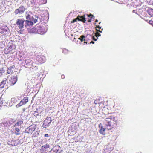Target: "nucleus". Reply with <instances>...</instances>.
<instances>
[{"mask_svg":"<svg viewBox=\"0 0 153 153\" xmlns=\"http://www.w3.org/2000/svg\"><path fill=\"white\" fill-rule=\"evenodd\" d=\"M103 124L105 127L102 126L101 123L99 125V127L100 128L99 132L101 134L105 135V134L106 129L108 130H111L116 126V120L115 117L111 116L109 117L106 118L104 119Z\"/></svg>","mask_w":153,"mask_h":153,"instance_id":"obj_1","label":"nucleus"},{"mask_svg":"<svg viewBox=\"0 0 153 153\" xmlns=\"http://www.w3.org/2000/svg\"><path fill=\"white\" fill-rule=\"evenodd\" d=\"M7 79L4 78L0 85L1 88H3L5 85L7 87L13 85L17 82V76H13L9 79L8 81L7 82Z\"/></svg>","mask_w":153,"mask_h":153,"instance_id":"obj_2","label":"nucleus"},{"mask_svg":"<svg viewBox=\"0 0 153 153\" xmlns=\"http://www.w3.org/2000/svg\"><path fill=\"white\" fill-rule=\"evenodd\" d=\"M33 64H35V63H34L32 61H31L30 60L28 59L26 60L25 61V66L26 67L29 68H32L33 69L34 68L33 67L34 66ZM35 68H36L35 69L37 68L36 67V66H35Z\"/></svg>","mask_w":153,"mask_h":153,"instance_id":"obj_3","label":"nucleus"},{"mask_svg":"<svg viewBox=\"0 0 153 153\" xmlns=\"http://www.w3.org/2000/svg\"><path fill=\"white\" fill-rule=\"evenodd\" d=\"M52 120L50 117H48L46 118L43 123V125L45 128H47L48 126L52 121Z\"/></svg>","mask_w":153,"mask_h":153,"instance_id":"obj_4","label":"nucleus"},{"mask_svg":"<svg viewBox=\"0 0 153 153\" xmlns=\"http://www.w3.org/2000/svg\"><path fill=\"white\" fill-rule=\"evenodd\" d=\"M28 100L27 97H25L21 100L19 103L16 105V107L17 108L23 105L26 104L28 102Z\"/></svg>","mask_w":153,"mask_h":153,"instance_id":"obj_5","label":"nucleus"},{"mask_svg":"<svg viewBox=\"0 0 153 153\" xmlns=\"http://www.w3.org/2000/svg\"><path fill=\"white\" fill-rule=\"evenodd\" d=\"M25 21L21 19H17L16 24L19 29H22L24 26V23Z\"/></svg>","mask_w":153,"mask_h":153,"instance_id":"obj_6","label":"nucleus"},{"mask_svg":"<svg viewBox=\"0 0 153 153\" xmlns=\"http://www.w3.org/2000/svg\"><path fill=\"white\" fill-rule=\"evenodd\" d=\"M113 149V147H111L110 145L105 146L104 147L103 153H110Z\"/></svg>","mask_w":153,"mask_h":153,"instance_id":"obj_7","label":"nucleus"},{"mask_svg":"<svg viewBox=\"0 0 153 153\" xmlns=\"http://www.w3.org/2000/svg\"><path fill=\"white\" fill-rule=\"evenodd\" d=\"M25 10V9L23 6L20 7L18 9L15 10V13L17 15L18 14H21L24 13Z\"/></svg>","mask_w":153,"mask_h":153,"instance_id":"obj_8","label":"nucleus"},{"mask_svg":"<svg viewBox=\"0 0 153 153\" xmlns=\"http://www.w3.org/2000/svg\"><path fill=\"white\" fill-rule=\"evenodd\" d=\"M47 31V29L43 27H40L37 28V33L43 34Z\"/></svg>","mask_w":153,"mask_h":153,"instance_id":"obj_9","label":"nucleus"},{"mask_svg":"<svg viewBox=\"0 0 153 153\" xmlns=\"http://www.w3.org/2000/svg\"><path fill=\"white\" fill-rule=\"evenodd\" d=\"M10 124V123L9 120H5L3 122L0 123V128H1V127L9 126Z\"/></svg>","mask_w":153,"mask_h":153,"instance_id":"obj_10","label":"nucleus"},{"mask_svg":"<svg viewBox=\"0 0 153 153\" xmlns=\"http://www.w3.org/2000/svg\"><path fill=\"white\" fill-rule=\"evenodd\" d=\"M17 102V99L16 97L12 98L9 103V105L10 106L16 104Z\"/></svg>","mask_w":153,"mask_h":153,"instance_id":"obj_11","label":"nucleus"},{"mask_svg":"<svg viewBox=\"0 0 153 153\" xmlns=\"http://www.w3.org/2000/svg\"><path fill=\"white\" fill-rule=\"evenodd\" d=\"M33 25V22L32 20H27L25 21V27L28 26H31Z\"/></svg>","mask_w":153,"mask_h":153,"instance_id":"obj_12","label":"nucleus"},{"mask_svg":"<svg viewBox=\"0 0 153 153\" xmlns=\"http://www.w3.org/2000/svg\"><path fill=\"white\" fill-rule=\"evenodd\" d=\"M77 19L79 21H82L84 23L85 22L86 19L85 17L84 16H78L77 17Z\"/></svg>","mask_w":153,"mask_h":153,"instance_id":"obj_13","label":"nucleus"},{"mask_svg":"<svg viewBox=\"0 0 153 153\" xmlns=\"http://www.w3.org/2000/svg\"><path fill=\"white\" fill-rule=\"evenodd\" d=\"M0 30L1 31V33H4L8 32L9 29L7 26H5L2 27L1 29H0Z\"/></svg>","mask_w":153,"mask_h":153,"instance_id":"obj_14","label":"nucleus"},{"mask_svg":"<svg viewBox=\"0 0 153 153\" xmlns=\"http://www.w3.org/2000/svg\"><path fill=\"white\" fill-rule=\"evenodd\" d=\"M14 68L15 66L14 65L10 67L7 69V73L8 74H10L13 72V69H14Z\"/></svg>","mask_w":153,"mask_h":153,"instance_id":"obj_15","label":"nucleus"},{"mask_svg":"<svg viewBox=\"0 0 153 153\" xmlns=\"http://www.w3.org/2000/svg\"><path fill=\"white\" fill-rule=\"evenodd\" d=\"M40 21V18L38 16H36L34 17H32V21H33V22L36 23L37 21Z\"/></svg>","mask_w":153,"mask_h":153,"instance_id":"obj_16","label":"nucleus"},{"mask_svg":"<svg viewBox=\"0 0 153 153\" xmlns=\"http://www.w3.org/2000/svg\"><path fill=\"white\" fill-rule=\"evenodd\" d=\"M85 37L84 36L82 35L78 39L80 40L81 42H82L83 41H84V43L87 44V42H85L86 39H85Z\"/></svg>","mask_w":153,"mask_h":153,"instance_id":"obj_17","label":"nucleus"},{"mask_svg":"<svg viewBox=\"0 0 153 153\" xmlns=\"http://www.w3.org/2000/svg\"><path fill=\"white\" fill-rule=\"evenodd\" d=\"M148 14L151 16H153V9L152 8H149L147 10Z\"/></svg>","mask_w":153,"mask_h":153,"instance_id":"obj_18","label":"nucleus"},{"mask_svg":"<svg viewBox=\"0 0 153 153\" xmlns=\"http://www.w3.org/2000/svg\"><path fill=\"white\" fill-rule=\"evenodd\" d=\"M30 32L32 33H37V29L35 27H33L30 30Z\"/></svg>","mask_w":153,"mask_h":153,"instance_id":"obj_19","label":"nucleus"},{"mask_svg":"<svg viewBox=\"0 0 153 153\" xmlns=\"http://www.w3.org/2000/svg\"><path fill=\"white\" fill-rule=\"evenodd\" d=\"M20 130L18 128H16L15 129V133L16 135H18L20 134V133L19 132Z\"/></svg>","mask_w":153,"mask_h":153,"instance_id":"obj_20","label":"nucleus"},{"mask_svg":"<svg viewBox=\"0 0 153 153\" xmlns=\"http://www.w3.org/2000/svg\"><path fill=\"white\" fill-rule=\"evenodd\" d=\"M28 129H29L28 133H31L33 131H34L35 129V128L34 127H31L28 128Z\"/></svg>","mask_w":153,"mask_h":153,"instance_id":"obj_21","label":"nucleus"},{"mask_svg":"<svg viewBox=\"0 0 153 153\" xmlns=\"http://www.w3.org/2000/svg\"><path fill=\"white\" fill-rule=\"evenodd\" d=\"M22 123L23 122L22 121H19L15 124V126L16 127L18 126H20L22 124Z\"/></svg>","mask_w":153,"mask_h":153,"instance_id":"obj_22","label":"nucleus"},{"mask_svg":"<svg viewBox=\"0 0 153 153\" xmlns=\"http://www.w3.org/2000/svg\"><path fill=\"white\" fill-rule=\"evenodd\" d=\"M16 48V47L14 45H12L8 48V50L10 51H11L13 48L15 49Z\"/></svg>","mask_w":153,"mask_h":153,"instance_id":"obj_23","label":"nucleus"},{"mask_svg":"<svg viewBox=\"0 0 153 153\" xmlns=\"http://www.w3.org/2000/svg\"><path fill=\"white\" fill-rule=\"evenodd\" d=\"M26 18L27 20H32V17H31V16L29 14L26 16Z\"/></svg>","mask_w":153,"mask_h":153,"instance_id":"obj_24","label":"nucleus"},{"mask_svg":"<svg viewBox=\"0 0 153 153\" xmlns=\"http://www.w3.org/2000/svg\"><path fill=\"white\" fill-rule=\"evenodd\" d=\"M91 37L92 39H93V40H94L95 41H96L97 40V39H96L94 36H92L90 35H87L86 36V37Z\"/></svg>","mask_w":153,"mask_h":153,"instance_id":"obj_25","label":"nucleus"},{"mask_svg":"<svg viewBox=\"0 0 153 153\" xmlns=\"http://www.w3.org/2000/svg\"><path fill=\"white\" fill-rule=\"evenodd\" d=\"M47 0H40V2L42 4H45L46 3Z\"/></svg>","mask_w":153,"mask_h":153,"instance_id":"obj_26","label":"nucleus"},{"mask_svg":"<svg viewBox=\"0 0 153 153\" xmlns=\"http://www.w3.org/2000/svg\"><path fill=\"white\" fill-rule=\"evenodd\" d=\"M49 146L48 145V144H46L45 145L42 146V148H44L45 149H47L48 148H49Z\"/></svg>","mask_w":153,"mask_h":153,"instance_id":"obj_27","label":"nucleus"},{"mask_svg":"<svg viewBox=\"0 0 153 153\" xmlns=\"http://www.w3.org/2000/svg\"><path fill=\"white\" fill-rule=\"evenodd\" d=\"M39 113L37 111H34V112L33 113L34 115L36 117L38 116L39 115Z\"/></svg>","mask_w":153,"mask_h":153,"instance_id":"obj_28","label":"nucleus"},{"mask_svg":"<svg viewBox=\"0 0 153 153\" xmlns=\"http://www.w3.org/2000/svg\"><path fill=\"white\" fill-rule=\"evenodd\" d=\"M68 51V50L66 49H63L62 50V52L65 53H67Z\"/></svg>","mask_w":153,"mask_h":153,"instance_id":"obj_29","label":"nucleus"},{"mask_svg":"<svg viewBox=\"0 0 153 153\" xmlns=\"http://www.w3.org/2000/svg\"><path fill=\"white\" fill-rule=\"evenodd\" d=\"M148 22L149 23V24H150L153 25V20H149V21H148Z\"/></svg>","mask_w":153,"mask_h":153,"instance_id":"obj_30","label":"nucleus"},{"mask_svg":"<svg viewBox=\"0 0 153 153\" xmlns=\"http://www.w3.org/2000/svg\"><path fill=\"white\" fill-rule=\"evenodd\" d=\"M95 36L97 37H99L101 36V34L100 33H95Z\"/></svg>","mask_w":153,"mask_h":153,"instance_id":"obj_31","label":"nucleus"},{"mask_svg":"<svg viewBox=\"0 0 153 153\" xmlns=\"http://www.w3.org/2000/svg\"><path fill=\"white\" fill-rule=\"evenodd\" d=\"M8 143L9 145H11L12 146L15 145L12 142H11V143H10V141H9L8 142Z\"/></svg>","mask_w":153,"mask_h":153,"instance_id":"obj_32","label":"nucleus"},{"mask_svg":"<svg viewBox=\"0 0 153 153\" xmlns=\"http://www.w3.org/2000/svg\"><path fill=\"white\" fill-rule=\"evenodd\" d=\"M96 30L97 32H99L100 33H102V31L100 30H98V29H96Z\"/></svg>","mask_w":153,"mask_h":153,"instance_id":"obj_33","label":"nucleus"},{"mask_svg":"<svg viewBox=\"0 0 153 153\" xmlns=\"http://www.w3.org/2000/svg\"><path fill=\"white\" fill-rule=\"evenodd\" d=\"M96 27L98 28L99 29H101V27H100V26L99 25H98Z\"/></svg>","mask_w":153,"mask_h":153,"instance_id":"obj_34","label":"nucleus"},{"mask_svg":"<svg viewBox=\"0 0 153 153\" xmlns=\"http://www.w3.org/2000/svg\"><path fill=\"white\" fill-rule=\"evenodd\" d=\"M65 77V76L64 75H62L61 76V78L62 79H64Z\"/></svg>","mask_w":153,"mask_h":153,"instance_id":"obj_35","label":"nucleus"},{"mask_svg":"<svg viewBox=\"0 0 153 153\" xmlns=\"http://www.w3.org/2000/svg\"><path fill=\"white\" fill-rule=\"evenodd\" d=\"M44 136L45 137H48L49 135H48V134H45Z\"/></svg>","mask_w":153,"mask_h":153,"instance_id":"obj_36","label":"nucleus"},{"mask_svg":"<svg viewBox=\"0 0 153 153\" xmlns=\"http://www.w3.org/2000/svg\"><path fill=\"white\" fill-rule=\"evenodd\" d=\"M90 16H91V18H92V17H93V15H91V14L90 16L89 15V16H88V17H90Z\"/></svg>","mask_w":153,"mask_h":153,"instance_id":"obj_37","label":"nucleus"},{"mask_svg":"<svg viewBox=\"0 0 153 153\" xmlns=\"http://www.w3.org/2000/svg\"><path fill=\"white\" fill-rule=\"evenodd\" d=\"M35 134L37 135H38L39 134V133L38 132H36L35 133Z\"/></svg>","mask_w":153,"mask_h":153,"instance_id":"obj_38","label":"nucleus"},{"mask_svg":"<svg viewBox=\"0 0 153 153\" xmlns=\"http://www.w3.org/2000/svg\"><path fill=\"white\" fill-rule=\"evenodd\" d=\"M94 42H93V41H91L90 42V43L91 44V43H93V44H94Z\"/></svg>","mask_w":153,"mask_h":153,"instance_id":"obj_39","label":"nucleus"},{"mask_svg":"<svg viewBox=\"0 0 153 153\" xmlns=\"http://www.w3.org/2000/svg\"><path fill=\"white\" fill-rule=\"evenodd\" d=\"M95 22H98V20L97 19H96Z\"/></svg>","mask_w":153,"mask_h":153,"instance_id":"obj_40","label":"nucleus"},{"mask_svg":"<svg viewBox=\"0 0 153 153\" xmlns=\"http://www.w3.org/2000/svg\"><path fill=\"white\" fill-rule=\"evenodd\" d=\"M88 22H90L91 21V20H88Z\"/></svg>","mask_w":153,"mask_h":153,"instance_id":"obj_41","label":"nucleus"},{"mask_svg":"<svg viewBox=\"0 0 153 153\" xmlns=\"http://www.w3.org/2000/svg\"><path fill=\"white\" fill-rule=\"evenodd\" d=\"M133 4H131V6L132 7V5H133Z\"/></svg>","mask_w":153,"mask_h":153,"instance_id":"obj_42","label":"nucleus"},{"mask_svg":"<svg viewBox=\"0 0 153 153\" xmlns=\"http://www.w3.org/2000/svg\"><path fill=\"white\" fill-rule=\"evenodd\" d=\"M101 22H100L99 23V24H100V23H101Z\"/></svg>","mask_w":153,"mask_h":153,"instance_id":"obj_43","label":"nucleus"},{"mask_svg":"<svg viewBox=\"0 0 153 153\" xmlns=\"http://www.w3.org/2000/svg\"><path fill=\"white\" fill-rule=\"evenodd\" d=\"M132 12H133V13H134V10H133L132 11Z\"/></svg>","mask_w":153,"mask_h":153,"instance_id":"obj_44","label":"nucleus"}]
</instances>
